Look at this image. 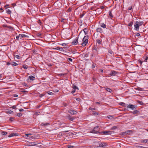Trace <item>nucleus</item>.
Listing matches in <instances>:
<instances>
[{
	"label": "nucleus",
	"instance_id": "f257e3e1",
	"mask_svg": "<svg viewBox=\"0 0 148 148\" xmlns=\"http://www.w3.org/2000/svg\"><path fill=\"white\" fill-rule=\"evenodd\" d=\"M143 24V21H136L134 25V29L136 31H138L139 29V27L142 25Z\"/></svg>",
	"mask_w": 148,
	"mask_h": 148
},
{
	"label": "nucleus",
	"instance_id": "f03ea898",
	"mask_svg": "<svg viewBox=\"0 0 148 148\" xmlns=\"http://www.w3.org/2000/svg\"><path fill=\"white\" fill-rule=\"evenodd\" d=\"M89 37L88 36H85L82 39V42L80 43L79 44H81L83 47L85 46L88 43Z\"/></svg>",
	"mask_w": 148,
	"mask_h": 148
},
{
	"label": "nucleus",
	"instance_id": "7ed1b4c3",
	"mask_svg": "<svg viewBox=\"0 0 148 148\" xmlns=\"http://www.w3.org/2000/svg\"><path fill=\"white\" fill-rule=\"evenodd\" d=\"M92 133L97 134L99 132L98 127H95L93 130L90 132Z\"/></svg>",
	"mask_w": 148,
	"mask_h": 148
},
{
	"label": "nucleus",
	"instance_id": "20e7f679",
	"mask_svg": "<svg viewBox=\"0 0 148 148\" xmlns=\"http://www.w3.org/2000/svg\"><path fill=\"white\" fill-rule=\"evenodd\" d=\"M127 108H130L132 110H134L136 108V106L132 105L131 104H130L129 105L127 106Z\"/></svg>",
	"mask_w": 148,
	"mask_h": 148
},
{
	"label": "nucleus",
	"instance_id": "39448f33",
	"mask_svg": "<svg viewBox=\"0 0 148 148\" xmlns=\"http://www.w3.org/2000/svg\"><path fill=\"white\" fill-rule=\"evenodd\" d=\"M78 37H77L75 38L73 41L72 44L73 45H76L78 43Z\"/></svg>",
	"mask_w": 148,
	"mask_h": 148
},
{
	"label": "nucleus",
	"instance_id": "423d86ee",
	"mask_svg": "<svg viewBox=\"0 0 148 148\" xmlns=\"http://www.w3.org/2000/svg\"><path fill=\"white\" fill-rule=\"evenodd\" d=\"M118 72L114 70H112L110 72V73L108 75L110 76H115L116 74H117Z\"/></svg>",
	"mask_w": 148,
	"mask_h": 148
},
{
	"label": "nucleus",
	"instance_id": "0eeeda50",
	"mask_svg": "<svg viewBox=\"0 0 148 148\" xmlns=\"http://www.w3.org/2000/svg\"><path fill=\"white\" fill-rule=\"evenodd\" d=\"M69 113H70L71 114L74 115L75 114H76L77 112V111L74 110H70L68 111Z\"/></svg>",
	"mask_w": 148,
	"mask_h": 148
},
{
	"label": "nucleus",
	"instance_id": "6e6552de",
	"mask_svg": "<svg viewBox=\"0 0 148 148\" xmlns=\"http://www.w3.org/2000/svg\"><path fill=\"white\" fill-rule=\"evenodd\" d=\"M18 135V133H12L10 134L9 135L8 137H11L14 136H16Z\"/></svg>",
	"mask_w": 148,
	"mask_h": 148
},
{
	"label": "nucleus",
	"instance_id": "1a4fd4ad",
	"mask_svg": "<svg viewBox=\"0 0 148 148\" xmlns=\"http://www.w3.org/2000/svg\"><path fill=\"white\" fill-rule=\"evenodd\" d=\"M94 144L95 147H100V142H95Z\"/></svg>",
	"mask_w": 148,
	"mask_h": 148
},
{
	"label": "nucleus",
	"instance_id": "9d476101",
	"mask_svg": "<svg viewBox=\"0 0 148 148\" xmlns=\"http://www.w3.org/2000/svg\"><path fill=\"white\" fill-rule=\"evenodd\" d=\"M53 49L54 50H59L61 51H64L62 47H58L56 48H53Z\"/></svg>",
	"mask_w": 148,
	"mask_h": 148
},
{
	"label": "nucleus",
	"instance_id": "9b49d317",
	"mask_svg": "<svg viewBox=\"0 0 148 148\" xmlns=\"http://www.w3.org/2000/svg\"><path fill=\"white\" fill-rule=\"evenodd\" d=\"M66 117L69 120L71 121H73L75 119L74 118L72 117L69 115H68Z\"/></svg>",
	"mask_w": 148,
	"mask_h": 148
},
{
	"label": "nucleus",
	"instance_id": "f8f14e48",
	"mask_svg": "<svg viewBox=\"0 0 148 148\" xmlns=\"http://www.w3.org/2000/svg\"><path fill=\"white\" fill-rule=\"evenodd\" d=\"M19 36L20 37V39H21L22 38L24 37H28V36L26 35L23 34H19Z\"/></svg>",
	"mask_w": 148,
	"mask_h": 148
},
{
	"label": "nucleus",
	"instance_id": "ddd939ff",
	"mask_svg": "<svg viewBox=\"0 0 148 148\" xmlns=\"http://www.w3.org/2000/svg\"><path fill=\"white\" fill-rule=\"evenodd\" d=\"M107 145L106 143L105 142H103L100 143V147H103Z\"/></svg>",
	"mask_w": 148,
	"mask_h": 148
},
{
	"label": "nucleus",
	"instance_id": "4468645a",
	"mask_svg": "<svg viewBox=\"0 0 148 148\" xmlns=\"http://www.w3.org/2000/svg\"><path fill=\"white\" fill-rule=\"evenodd\" d=\"M141 143H147L148 144V139H142L140 141Z\"/></svg>",
	"mask_w": 148,
	"mask_h": 148
},
{
	"label": "nucleus",
	"instance_id": "2eb2a0df",
	"mask_svg": "<svg viewBox=\"0 0 148 148\" xmlns=\"http://www.w3.org/2000/svg\"><path fill=\"white\" fill-rule=\"evenodd\" d=\"M96 42L99 44H102V40L101 39H97L96 40Z\"/></svg>",
	"mask_w": 148,
	"mask_h": 148
},
{
	"label": "nucleus",
	"instance_id": "dca6fc26",
	"mask_svg": "<svg viewBox=\"0 0 148 148\" xmlns=\"http://www.w3.org/2000/svg\"><path fill=\"white\" fill-rule=\"evenodd\" d=\"M96 31L97 32L101 33L103 32V30L101 28H98L97 29Z\"/></svg>",
	"mask_w": 148,
	"mask_h": 148
},
{
	"label": "nucleus",
	"instance_id": "f3484780",
	"mask_svg": "<svg viewBox=\"0 0 148 148\" xmlns=\"http://www.w3.org/2000/svg\"><path fill=\"white\" fill-rule=\"evenodd\" d=\"M104 88H105V90L110 92H111L112 91V90L110 88H107L106 87H104Z\"/></svg>",
	"mask_w": 148,
	"mask_h": 148
},
{
	"label": "nucleus",
	"instance_id": "a211bd4d",
	"mask_svg": "<svg viewBox=\"0 0 148 148\" xmlns=\"http://www.w3.org/2000/svg\"><path fill=\"white\" fill-rule=\"evenodd\" d=\"M108 13H109V16L110 18L111 19H112V18H113V16L112 14V11L111 10L109 11Z\"/></svg>",
	"mask_w": 148,
	"mask_h": 148
},
{
	"label": "nucleus",
	"instance_id": "6ab92c4d",
	"mask_svg": "<svg viewBox=\"0 0 148 148\" xmlns=\"http://www.w3.org/2000/svg\"><path fill=\"white\" fill-rule=\"evenodd\" d=\"M29 79L32 81H33L35 79V77L33 76H29Z\"/></svg>",
	"mask_w": 148,
	"mask_h": 148
},
{
	"label": "nucleus",
	"instance_id": "aec40b11",
	"mask_svg": "<svg viewBox=\"0 0 148 148\" xmlns=\"http://www.w3.org/2000/svg\"><path fill=\"white\" fill-rule=\"evenodd\" d=\"M84 32L85 35L88 34V29L87 28H86L84 29Z\"/></svg>",
	"mask_w": 148,
	"mask_h": 148
},
{
	"label": "nucleus",
	"instance_id": "412c9836",
	"mask_svg": "<svg viewBox=\"0 0 148 148\" xmlns=\"http://www.w3.org/2000/svg\"><path fill=\"white\" fill-rule=\"evenodd\" d=\"M100 26L103 28H106V25L104 23H102L101 24Z\"/></svg>",
	"mask_w": 148,
	"mask_h": 148
},
{
	"label": "nucleus",
	"instance_id": "4be33fe9",
	"mask_svg": "<svg viewBox=\"0 0 148 148\" xmlns=\"http://www.w3.org/2000/svg\"><path fill=\"white\" fill-rule=\"evenodd\" d=\"M120 105L124 107H126L127 106V105H126L125 103L123 102H121Z\"/></svg>",
	"mask_w": 148,
	"mask_h": 148
},
{
	"label": "nucleus",
	"instance_id": "5701e85b",
	"mask_svg": "<svg viewBox=\"0 0 148 148\" xmlns=\"http://www.w3.org/2000/svg\"><path fill=\"white\" fill-rule=\"evenodd\" d=\"M112 132L111 131H105L103 132V134H109L110 132Z\"/></svg>",
	"mask_w": 148,
	"mask_h": 148
},
{
	"label": "nucleus",
	"instance_id": "b1692460",
	"mask_svg": "<svg viewBox=\"0 0 148 148\" xmlns=\"http://www.w3.org/2000/svg\"><path fill=\"white\" fill-rule=\"evenodd\" d=\"M6 112L7 113L10 114H13V111L11 110H8Z\"/></svg>",
	"mask_w": 148,
	"mask_h": 148
},
{
	"label": "nucleus",
	"instance_id": "393cba45",
	"mask_svg": "<svg viewBox=\"0 0 148 148\" xmlns=\"http://www.w3.org/2000/svg\"><path fill=\"white\" fill-rule=\"evenodd\" d=\"M41 125L42 126H47L49 125V123H42Z\"/></svg>",
	"mask_w": 148,
	"mask_h": 148
},
{
	"label": "nucleus",
	"instance_id": "a878e982",
	"mask_svg": "<svg viewBox=\"0 0 148 148\" xmlns=\"http://www.w3.org/2000/svg\"><path fill=\"white\" fill-rule=\"evenodd\" d=\"M139 111L137 110H135L133 111V112H132V113L133 114H138V113H139Z\"/></svg>",
	"mask_w": 148,
	"mask_h": 148
},
{
	"label": "nucleus",
	"instance_id": "bb28decb",
	"mask_svg": "<svg viewBox=\"0 0 148 148\" xmlns=\"http://www.w3.org/2000/svg\"><path fill=\"white\" fill-rule=\"evenodd\" d=\"M92 114L95 116H97L98 114V113L96 112L93 111Z\"/></svg>",
	"mask_w": 148,
	"mask_h": 148
},
{
	"label": "nucleus",
	"instance_id": "cd10ccee",
	"mask_svg": "<svg viewBox=\"0 0 148 148\" xmlns=\"http://www.w3.org/2000/svg\"><path fill=\"white\" fill-rule=\"evenodd\" d=\"M8 133L7 132L3 131L1 132V134L2 135H5L7 134Z\"/></svg>",
	"mask_w": 148,
	"mask_h": 148
},
{
	"label": "nucleus",
	"instance_id": "c85d7f7f",
	"mask_svg": "<svg viewBox=\"0 0 148 148\" xmlns=\"http://www.w3.org/2000/svg\"><path fill=\"white\" fill-rule=\"evenodd\" d=\"M6 12L8 14H10L11 13V11L10 10L8 9L6 10Z\"/></svg>",
	"mask_w": 148,
	"mask_h": 148
},
{
	"label": "nucleus",
	"instance_id": "c756f323",
	"mask_svg": "<svg viewBox=\"0 0 148 148\" xmlns=\"http://www.w3.org/2000/svg\"><path fill=\"white\" fill-rule=\"evenodd\" d=\"M117 128V127L116 126H114L112 127L111 128V130H114Z\"/></svg>",
	"mask_w": 148,
	"mask_h": 148
},
{
	"label": "nucleus",
	"instance_id": "7c9ffc66",
	"mask_svg": "<svg viewBox=\"0 0 148 148\" xmlns=\"http://www.w3.org/2000/svg\"><path fill=\"white\" fill-rule=\"evenodd\" d=\"M23 67L24 69H26L28 68V66L26 65H23Z\"/></svg>",
	"mask_w": 148,
	"mask_h": 148
},
{
	"label": "nucleus",
	"instance_id": "2f4dec72",
	"mask_svg": "<svg viewBox=\"0 0 148 148\" xmlns=\"http://www.w3.org/2000/svg\"><path fill=\"white\" fill-rule=\"evenodd\" d=\"M73 88L74 90H76V89H78V88L77 86L74 85L73 86Z\"/></svg>",
	"mask_w": 148,
	"mask_h": 148
},
{
	"label": "nucleus",
	"instance_id": "473e14b6",
	"mask_svg": "<svg viewBox=\"0 0 148 148\" xmlns=\"http://www.w3.org/2000/svg\"><path fill=\"white\" fill-rule=\"evenodd\" d=\"M133 24V22L131 21L128 24V26L129 27H131Z\"/></svg>",
	"mask_w": 148,
	"mask_h": 148
},
{
	"label": "nucleus",
	"instance_id": "72a5a7b5",
	"mask_svg": "<svg viewBox=\"0 0 148 148\" xmlns=\"http://www.w3.org/2000/svg\"><path fill=\"white\" fill-rule=\"evenodd\" d=\"M12 64V65L14 66H16L18 65V64L15 62H13Z\"/></svg>",
	"mask_w": 148,
	"mask_h": 148
},
{
	"label": "nucleus",
	"instance_id": "f704fd0d",
	"mask_svg": "<svg viewBox=\"0 0 148 148\" xmlns=\"http://www.w3.org/2000/svg\"><path fill=\"white\" fill-rule=\"evenodd\" d=\"M32 146H35L36 145V144L35 142H32L30 144Z\"/></svg>",
	"mask_w": 148,
	"mask_h": 148
},
{
	"label": "nucleus",
	"instance_id": "c9c22d12",
	"mask_svg": "<svg viewBox=\"0 0 148 148\" xmlns=\"http://www.w3.org/2000/svg\"><path fill=\"white\" fill-rule=\"evenodd\" d=\"M67 74L66 73H61L58 74L59 76L65 75Z\"/></svg>",
	"mask_w": 148,
	"mask_h": 148
},
{
	"label": "nucleus",
	"instance_id": "e433bc0d",
	"mask_svg": "<svg viewBox=\"0 0 148 148\" xmlns=\"http://www.w3.org/2000/svg\"><path fill=\"white\" fill-rule=\"evenodd\" d=\"M16 105H14L11 108H12L13 109H15V110H16L17 109V108H16Z\"/></svg>",
	"mask_w": 148,
	"mask_h": 148
},
{
	"label": "nucleus",
	"instance_id": "4c0bfd02",
	"mask_svg": "<svg viewBox=\"0 0 148 148\" xmlns=\"http://www.w3.org/2000/svg\"><path fill=\"white\" fill-rule=\"evenodd\" d=\"M137 102L140 105H143V103L142 101H138Z\"/></svg>",
	"mask_w": 148,
	"mask_h": 148
},
{
	"label": "nucleus",
	"instance_id": "58836bf2",
	"mask_svg": "<svg viewBox=\"0 0 148 148\" xmlns=\"http://www.w3.org/2000/svg\"><path fill=\"white\" fill-rule=\"evenodd\" d=\"M47 93L50 95H53V93L50 91L47 92Z\"/></svg>",
	"mask_w": 148,
	"mask_h": 148
},
{
	"label": "nucleus",
	"instance_id": "ea45409f",
	"mask_svg": "<svg viewBox=\"0 0 148 148\" xmlns=\"http://www.w3.org/2000/svg\"><path fill=\"white\" fill-rule=\"evenodd\" d=\"M14 56H15L16 58H17L18 59H19L20 58V56L18 55H14Z\"/></svg>",
	"mask_w": 148,
	"mask_h": 148
},
{
	"label": "nucleus",
	"instance_id": "a19ab883",
	"mask_svg": "<svg viewBox=\"0 0 148 148\" xmlns=\"http://www.w3.org/2000/svg\"><path fill=\"white\" fill-rule=\"evenodd\" d=\"M132 132V131L128 130H127L126 131V133L127 134H130V132Z\"/></svg>",
	"mask_w": 148,
	"mask_h": 148
},
{
	"label": "nucleus",
	"instance_id": "79ce46f5",
	"mask_svg": "<svg viewBox=\"0 0 148 148\" xmlns=\"http://www.w3.org/2000/svg\"><path fill=\"white\" fill-rule=\"evenodd\" d=\"M17 116L18 117H20L22 115V114L21 113H17L16 114Z\"/></svg>",
	"mask_w": 148,
	"mask_h": 148
},
{
	"label": "nucleus",
	"instance_id": "37998d69",
	"mask_svg": "<svg viewBox=\"0 0 148 148\" xmlns=\"http://www.w3.org/2000/svg\"><path fill=\"white\" fill-rule=\"evenodd\" d=\"M74 147V146L71 145L67 146V147L68 148H73Z\"/></svg>",
	"mask_w": 148,
	"mask_h": 148
},
{
	"label": "nucleus",
	"instance_id": "c03bdc74",
	"mask_svg": "<svg viewBox=\"0 0 148 148\" xmlns=\"http://www.w3.org/2000/svg\"><path fill=\"white\" fill-rule=\"evenodd\" d=\"M31 135V134H25V135L26 136L29 137Z\"/></svg>",
	"mask_w": 148,
	"mask_h": 148
},
{
	"label": "nucleus",
	"instance_id": "a18cd8bd",
	"mask_svg": "<svg viewBox=\"0 0 148 148\" xmlns=\"http://www.w3.org/2000/svg\"><path fill=\"white\" fill-rule=\"evenodd\" d=\"M45 95V94H40L39 96L40 97H42L43 96H44Z\"/></svg>",
	"mask_w": 148,
	"mask_h": 148
},
{
	"label": "nucleus",
	"instance_id": "49530a36",
	"mask_svg": "<svg viewBox=\"0 0 148 148\" xmlns=\"http://www.w3.org/2000/svg\"><path fill=\"white\" fill-rule=\"evenodd\" d=\"M36 35L37 36L39 37L41 35V34L40 33H38Z\"/></svg>",
	"mask_w": 148,
	"mask_h": 148
},
{
	"label": "nucleus",
	"instance_id": "de8ad7c7",
	"mask_svg": "<svg viewBox=\"0 0 148 148\" xmlns=\"http://www.w3.org/2000/svg\"><path fill=\"white\" fill-rule=\"evenodd\" d=\"M72 10V9H71V8H69L67 10V12H70L71 10Z\"/></svg>",
	"mask_w": 148,
	"mask_h": 148
},
{
	"label": "nucleus",
	"instance_id": "09e8293b",
	"mask_svg": "<svg viewBox=\"0 0 148 148\" xmlns=\"http://www.w3.org/2000/svg\"><path fill=\"white\" fill-rule=\"evenodd\" d=\"M84 13L82 14H80V17L81 18H82L84 15Z\"/></svg>",
	"mask_w": 148,
	"mask_h": 148
},
{
	"label": "nucleus",
	"instance_id": "8fccbe9b",
	"mask_svg": "<svg viewBox=\"0 0 148 148\" xmlns=\"http://www.w3.org/2000/svg\"><path fill=\"white\" fill-rule=\"evenodd\" d=\"M68 60L69 61H70L72 62L73 60L71 58H69L68 59Z\"/></svg>",
	"mask_w": 148,
	"mask_h": 148
},
{
	"label": "nucleus",
	"instance_id": "3c124183",
	"mask_svg": "<svg viewBox=\"0 0 148 148\" xmlns=\"http://www.w3.org/2000/svg\"><path fill=\"white\" fill-rule=\"evenodd\" d=\"M132 9V6H130L128 8V10H131Z\"/></svg>",
	"mask_w": 148,
	"mask_h": 148
},
{
	"label": "nucleus",
	"instance_id": "603ef678",
	"mask_svg": "<svg viewBox=\"0 0 148 148\" xmlns=\"http://www.w3.org/2000/svg\"><path fill=\"white\" fill-rule=\"evenodd\" d=\"M89 109L90 110H95V108H89Z\"/></svg>",
	"mask_w": 148,
	"mask_h": 148
},
{
	"label": "nucleus",
	"instance_id": "864d4df0",
	"mask_svg": "<svg viewBox=\"0 0 148 148\" xmlns=\"http://www.w3.org/2000/svg\"><path fill=\"white\" fill-rule=\"evenodd\" d=\"M19 38H20V37L19 36V35H18V36H16V38L17 40H18Z\"/></svg>",
	"mask_w": 148,
	"mask_h": 148
},
{
	"label": "nucleus",
	"instance_id": "5fc2aeb1",
	"mask_svg": "<svg viewBox=\"0 0 148 148\" xmlns=\"http://www.w3.org/2000/svg\"><path fill=\"white\" fill-rule=\"evenodd\" d=\"M75 90H72L71 92V93L72 94H74L75 92Z\"/></svg>",
	"mask_w": 148,
	"mask_h": 148
},
{
	"label": "nucleus",
	"instance_id": "6e6d98bb",
	"mask_svg": "<svg viewBox=\"0 0 148 148\" xmlns=\"http://www.w3.org/2000/svg\"><path fill=\"white\" fill-rule=\"evenodd\" d=\"M60 44L61 45L63 46H65L66 45V44L65 43H62V44Z\"/></svg>",
	"mask_w": 148,
	"mask_h": 148
},
{
	"label": "nucleus",
	"instance_id": "4d7b16f0",
	"mask_svg": "<svg viewBox=\"0 0 148 148\" xmlns=\"http://www.w3.org/2000/svg\"><path fill=\"white\" fill-rule=\"evenodd\" d=\"M148 59V57L147 56H146V57L145 58V60L147 61Z\"/></svg>",
	"mask_w": 148,
	"mask_h": 148
},
{
	"label": "nucleus",
	"instance_id": "13d9d810",
	"mask_svg": "<svg viewBox=\"0 0 148 148\" xmlns=\"http://www.w3.org/2000/svg\"><path fill=\"white\" fill-rule=\"evenodd\" d=\"M12 6H16V4H15V3H12Z\"/></svg>",
	"mask_w": 148,
	"mask_h": 148
},
{
	"label": "nucleus",
	"instance_id": "bf43d9fd",
	"mask_svg": "<svg viewBox=\"0 0 148 148\" xmlns=\"http://www.w3.org/2000/svg\"><path fill=\"white\" fill-rule=\"evenodd\" d=\"M19 110L20 112H21V111H24V110L23 109H19Z\"/></svg>",
	"mask_w": 148,
	"mask_h": 148
},
{
	"label": "nucleus",
	"instance_id": "052dcab7",
	"mask_svg": "<svg viewBox=\"0 0 148 148\" xmlns=\"http://www.w3.org/2000/svg\"><path fill=\"white\" fill-rule=\"evenodd\" d=\"M140 35V34L139 33H137L136 34V36H138Z\"/></svg>",
	"mask_w": 148,
	"mask_h": 148
},
{
	"label": "nucleus",
	"instance_id": "680f3d73",
	"mask_svg": "<svg viewBox=\"0 0 148 148\" xmlns=\"http://www.w3.org/2000/svg\"><path fill=\"white\" fill-rule=\"evenodd\" d=\"M34 137H33V136H31V135L30 136H29V138H33Z\"/></svg>",
	"mask_w": 148,
	"mask_h": 148
},
{
	"label": "nucleus",
	"instance_id": "e2e57ef3",
	"mask_svg": "<svg viewBox=\"0 0 148 148\" xmlns=\"http://www.w3.org/2000/svg\"><path fill=\"white\" fill-rule=\"evenodd\" d=\"M7 64L8 65H9L10 64V63L9 62H7Z\"/></svg>",
	"mask_w": 148,
	"mask_h": 148
},
{
	"label": "nucleus",
	"instance_id": "0e129e2a",
	"mask_svg": "<svg viewBox=\"0 0 148 148\" xmlns=\"http://www.w3.org/2000/svg\"><path fill=\"white\" fill-rule=\"evenodd\" d=\"M2 74H0V79H1L2 77Z\"/></svg>",
	"mask_w": 148,
	"mask_h": 148
},
{
	"label": "nucleus",
	"instance_id": "69168bd1",
	"mask_svg": "<svg viewBox=\"0 0 148 148\" xmlns=\"http://www.w3.org/2000/svg\"><path fill=\"white\" fill-rule=\"evenodd\" d=\"M38 23L39 24H40L41 23V21H40V20H39L38 21Z\"/></svg>",
	"mask_w": 148,
	"mask_h": 148
},
{
	"label": "nucleus",
	"instance_id": "338daca9",
	"mask_svg": "<svg viewBox=\"0 0 148 148\" xmlns=\"http://www.w3.org/2000/svg\"><path fill=\"white\" fill-rule=\"evenodd\" d=\"M139 63L140 64H142V62H143L142 61H141V60H140L139 61Z\"/></svg>",
	"mask_w": 148,
	"mask_h": 148
},
{
	"label": "nucleus",
	"instance_id": "774afa93",
	"mask_svg": "<svg viewBox=\"0 0 148 148\" xmlns=\"http://www.w3.org/2000/svg\"><path fill=\"white\" fill-rule=\"evenodd\" d=\"M93 49L95 50L96 51H97V48L96 47H94L93 48Z\"/></svg>",
	"mask_w": 148,
	"mask_h": 148
}]
</instances>
